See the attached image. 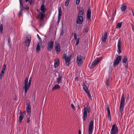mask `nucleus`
<instances>
[{"instance_id":"nucleus-1","label":"nucleus","mask_w":134,"mask_h":134,"mask_svg":"<svg viewBox=\"0 0 134 134\" xmlns=\"http://www.w3.org/2000/svg\"><path fill=\"white\" fill-rule=\"evenodd\" d=\"M84 13V10L83 7H81L79 10L78 17L77 18L76 23L79 24H82L83 21L82 16Z\"/></svg>"},{"instance_id":"nucleus-2","label":"nucleus","mask_w":134,"mask_h":134,"mask_svg":"<svg viewBox=\"0 0 134 134\" xmlns=\"http://www.w3.org/2000/svg\"><path fill=\"white\" fill-rule=\"evenodd\" d=\"M44 1H43L40 8L41 12L40 14V19L41 20H43L44 18L45 13L47 9L44 4Z\"/></svg>"},{"instance_id":"nucleus-3","label":"nucleus","mask_w":134,"mask_h":134,"mask_svg":"<svg viewBox=\"0 0 134 134\" xmlns=\"http://www.w3.org/2000/svg\"><path fill=\"white\" fill-rule=\"evenodd\" d=\"M28 78L26 77L24 81V89L25 93H27V91L29 90L31 84L32 79L31 77H30L28 84Z\"/></svg>"},{"instance_id":"nucleus-4","label":"nucleus","mask_w":134,"mask_h":134,"mask_svg":"<svg viewBox=\"0 0 134 134\" xmlns=\"http://www.w3.org/2000/svg\"><path fill=\"white\" fill-rule=\"evenodd\" d=\"M125 99L124 94H123L121 96V99L120 104L119 107V111L121 114V115H122L123 110L124 108L125 105Z\"/></svg>"},{"instance_id":"nucleus-5","label":"nucleus","mask_w":134,"mask_h":134,"mask_svg":"<svg viewBox=\"0 0 134 134\" xmlns=\"http://www.w3.org/2000/svg\"><path fill=\"white\" fill-rule=\"evenodd\" d=\"M84 112L83 113V119L84 121H86L87 118V111L88 113H90L91 111L90 106L89 104L87 105L86 107L85 105L84 106Z\"/></svg>"},{"instance_id":"nucleus-6","label":"nucleus","mask_w":134,"mask_h":134,"mask_svg":"<svg viewBox=\"0 0 134 134\" xmlns=\"http://www.w3.org/2000/svg\"><path fill=\"white\" fill-rule=\"evenodd\" d=\"M71 56L70 55L67 56L66 54H64L63 58L65 60V62L66 66H68L70 64Z\"/></svg>"},{"instance_id":"nucleus-7","label":"nucleus","mask_w":134,"mask_h":134,"mask_svg":"<svg viewBox=\"0 0 134 134\" xmlns=\"http://www.w3.org/2000/svg\"><path fill=\"white\" fill-rule=\"evenodd\" d=\"M102 58H97L95 59V60L92 62L91 64L89 65V67L90 69H92L100 61Z\"/></svg>"},{"instance_id":"nucleus-8","label":"nucleus","mask_w":134,"mask_h":134,"mask_svg":"<svg viewBox=\"0 0 134 134\" xmlns=\"http://www.w3.org/2000/svg\"><path fill=\"white\" fill-rule=\"evenodd\" d=\"M118 133V129L117 125L116 124L112 125L110 134H117Z\"/></svg>"},{"instance_id":"nucleus-9","label":"nucleus","mask_w":134,"mask_h":134,"mask_svg":"<svg viewBox=\"0 0 134 134\" xmlns=\"http://www.w3.org/2000/svg\"><path fill=\"white\" fill-rule=\"evenodd\" d=\"M31 36L30 35H27L25 38V44L27 47L29 46L31 41Z\"/></svg>"},{"instance_id":"nucleus-10","label":"nucleus","mask_w":134,"mask_h":134,"mask_svg":"<svg viewBox=\"0 0 134 134\" xmlns=\"http://www.w3.org/2000/svg\"><path fill=\"white\" fill-rule=\"evenodd\" d=\"M54 40L53 39H51L48 42V50L49 51H51L53 46Z\"/></svg>"},{"instance_id":"nucleus-11","label":"nucleus","mask_w":134,"mask_h":134,"mask_svg":"<svg viewBox=\"0 0 134 134\" xmlns=\"http://www.w3.org/2000/svg\"><path fill=\"white\" fill-rule=\"evenodd\" d=\"M83 57L82 56L78 55L77 57L76 62L78 66L81 65L83 63Z\"/></svg>"},{"instance_id":"nucleus-12","label":"nucleus","mask_w":134,"mask_h":134,"mask_svg":"<svg viewBox=\"0 0 134 134\" xmlns=\"http://www.w3.org/2000/svg\"><path fill=\"white\" fill-rule=\"evenodd\" d=\"M93 121H91L89 123L88 128V134H92L93 130Z\"/></svg>"},{"instance_id":"nucleus-13","label":"nucleus","mask_w":134,"mask_h":134,"mask_svg":"<svg viewBox=\"0 0 134 134\" xmlns=\"http://www.w3.org/2000/svg\"><path fill=\"white\" fill-rule=\"evenodd\" d=\"M26 115V112H24L23 113H20V115L19 118V121L20 123H21L22 122V120Z\"/></svg>"},{"instance_id":"nucleus-14","label":"nucleus","mask_w":134,"mask_h":134,"mask_svg":"<svg viewBox=\"0 0 134 134\" xmlns=\"http://www.w3.org/2000/svg\"><path fill=\"white\" fill-rule=\"evenodd\" d=\"M57 74H58V78L57 79L56 81L58 84H59L61 81L62 75L61 74H59L58 72H55L54 74L55 75L57 76Z\"/></svg>"},{"instance_id":"nucleus-15","label":"nucleus","mask_w":134,"mask_h":134,"mask_svg":"<svg viewBox=\"0 0 134 134\" xmlns=\"http://www.w3.org/2000/svg\"><path fill=\"white\" fill-rule=\"evenodd\" d=\"M55 48L57 54L59 53L61 50L60 48V46L59 44L58 43L56 44L55 46Z\"/></svg>"},{"instance_id":"nucleus-16","label":"nucleus","mask_w":134,"mask_h":134,"mask_svg":"<svg viewBox=\"0 0 134 134\" xmlns=\"http://www.w3.org/2000/svg\"><path fill=\"white\" fill-rule=\"evenodd\" d=\"M121 39L119 38L118 41L117 46H118V49L117 52L119 54H120L121 52Z\"/></svg>"},{"instance_id":"nucleus-17","label":"nucleus","mask_w":134,"mask_h":134,"mask_svg":"<svg viewBox=\"0 0 134 134\" xmlns=\"http://www.w3.org/2000/svg\"><path fill=\"white\" fill-rule=\"evenodd\" d=\"M121 59V56H119L115 60L113 64V66L114 65H116L118 64L120 62Z\"/></svg>"},{"instance_id":"nucleus-18","label":"nucleus","mask_w":134,"mask_h":134,"mask_svg":"<svg viewBox=\"0 0 134 134\" xmlns=\"http://www.w3.org/2000/svg\"><path fill=\"white\" fill-rule=\"evenodd\" d=\"M27 111L28 113L30 115L31 112V106L30 105V103H29L27 105Z\"/></svg>"},{"instance_id":"nucleus-19","label":"nucleus","mask_w":134,"mask_h":134,"mask_svg":"<svg viewBox=\"0 0 134 134\" xmlns=\"http://www.w3.org/2000/svg\"><path fill=\"white\" fill-rule=\"evenodd\" d=\"M107 34L106 32H105L104 33V35L102 36L101 38V40L103 42H105L107 39Z\"/></svg>"},{"instance_id":"nucleus-20","label":"nucleus","mask_w":134,"mask_h":134,"mask_svg":"<svg viewBox=\"0 0 134 134\" xmlns=\"http://www.w3.org/2000/svg\"><path fill=\"white\" fill-rule=\"evenodd\" d=\"M60 62L59 59H57L55 61L54 66L55 68L58 66L59 65Z\"/></svg>"},{"instance_id":"nucleus-21","label":"nucleus","mask_w":134,"mask_h":134,"mask_svg":"<svg viewBox=\"0 0 134 134\" xmlns=\"http://www.w3.org/2000/svg\"><path fill=\"white\" fill-rule=\"evenodd\" d=\"M91 10L89 9H88L87 12V17L88 19H89L91 18Z\"/></svg>"},{"instance_id":"nucleus-22","label":"nucleus","mask_w":134,"mask_h":134,"mask_svg":"<svg viewBox=\"0 0 134 134\" xmlns=\"http://www.w3.org/2000/svg\"><path fill=\"white\" fill-rule=\"evenodd\" d=\"M83 86V89L84 90L85 92H87L88 91V88L86 86L85 84V83H83V85H82Z\"/></svg>"},{"instance_id":"nucleus-23","label":"nucleus","mask_w":134,"mask_h":134,"mask_svg":"<svg viewBox=\"0 0 134 134\" xmlns=\"http://www.w3.org/2000/svg\"><path fill=\"white\" fill-rule=\"evenodd\" d=\"M60 88V86L58 84H56L54 86V87L52 88V91H53L54 90H55L58 89H59Z\"/></svg>"},{"instance_id":"nucleus-24","label":"nucleus","mask_w":134,"mask_h":134,"mask_svg":"<svg viewBox=\"0 0 134 134\" xmlns=\"http://www.w3.org/2000/svg\"><path fill=\"white\" fill-rule=\"evenodd\" d=\"M126 8V6L125 4L122 5L121 7V9L123 12L125 11Z\"/></svg>"},{"instance_id":"nucleus-25","label":"nucleus","mask_w":134,"mask_h":134,"mask_svg":"<svg viewBox=\"0 0 134 134\" xmlns=\"http://www.w3.org/2000/svg\"><path fill=\"white\" fill-rule=\"evenodd\" d=\"M107 114H108V116L110 118V120H111V116L110 115V111L109 109V107H108L107 108Z\"/></svg>"},{"instance_id":"nucleus-26","label":"nucleus","mask_w":134,"mask_h":134,"mask_svg":"<svg viewBox=\"0 0 134 134\" xmlns=\"http://www.w3.org/2000/svg\"><path fill=\"white\" fill-rule=\"evenodd\" d=\"M41 49V45H40V43L38 42V43L36 49V51L37 52H38Z\"/></svg>"},{"instance_id":"nucleus-27","label":"nucleus","mask_w":134,"mask_h":134,"mask_svg":"<svg viewBox=\"0 0 134 134\" xmlns=\"http://www.w3.org/2000/svg\"><path fill=\"white\" fill-rule=\"evenodd\" d=\"M110 76L108 77V78L106 82V85H107V87H109V83L110 81Z\"/></svg>"},{"instance_id":"nucleus-28","label":"nucleus","mask_w":134,"mask_h":134,"mask_svg":"<svg viewBox=\"0 0 134 134\" xmlns=\"http://www.w3.org/2000/svg\"><path fill=\"white\" fill-rule=\"evenodd\" d=\"M58 16H61L62 14V12L61 8L59 7L58 8Z\"/></svg>"},{"instance_id":"nucleus-29","label":"nucleus","mask_w":134,"mask_h":134,"mask_svg":"<svg viewBox=\"0 0 134 134\" xmlns=\"http://www.w3.org/2000/svg\"><path fill=\"white\" fill-rule=\"evenodd\" d=\"M127 60V58L126 56H125L122 59V62L124 63H126Z\"/></svg>"},{"instance_id":"nucleus-30","label":"nucleus","mask_w":134,"mask_h":134,"mask_svg":"<svg viewBox=\"0 0 134 134\" xmlns=\"http://www.w3.org/2000/svg\"><path fill=\"white\" fill-rule=\"evenodd\" d=\"M122 25V22L119 23L117 24L116 27V28H120Z\"/></svg>"},{"instance_id":"nucleus-31","label":"nucleus","mask_w":134,"mask_h":134,"mask_svg":"<svg viewBox=\"0 0 134 134\" xmlns=\"http://www.w3.org/2000/svg\"><path fill=\"white\" fill-rule=\"evenodd\" d=\"M8 45L10 47V48L12 46V44H11V43H10L11 41V39L9 37L8 40Z\"/></svg>"},{"instance_id":"nucleus-32","label":"nucleus","mask_w":134,"mask_h":134,"mask_svg":"<svg viewBox=\"0 0 134 134\" xmlns=\"http://www.w3.org/2000/svg\"><path fill=\"white\" fill-rule=\"evenodd\" d=\"M69 2V0H66L65 1V5L66 7L68 6Z\"/></svg>"},{"instance_id":"nucleus-33","label":"nucleus","mask_w":134,"mask_h":134,"mask_svg":"<svg viewBox=\"0 0 134 134\" xmlns=\"http://www.w3.org/2000/svg\"><path fill=\"white\" fill-rule=\"evenodd\" d=\"M3 31V26L2 24L0 25V32L2 33Z\"/></svg>"},{"instance_id":"nucleus-34","label":"nucleus","mask_w":134,"mask_h":134,"mask_svg":"<svg viewBox=\"0 0 134 134\" xmlns=\"http://www.w3.org/2000/svg\"><path fill=\"white\" fill-rule=\"evenodd\" d=\"M4 72L2 71H1V72L0 74V77L1 78H2L3 76L4 73Z\"/></svg>"},{"instance_id":"nucleus-35","label":"nucleus","mask_w":134,"mask_h":134,"mask_svg":"<svg viewBox=\"0 0 134 134\" xmlns=\"http://www.w3.org/2000/svg\"><path fill=\"white\" fill-rule=\"evenodd\" d=\"M116 8H115V11L113 12L112 15L113 16H114L116 15Z\"/></svg>"},{"instance_id":"nucleus-36","label":"nucleus","mask_w":134,"mask_h":134,"mask_svg":"<svg viewBox=\"0 0 134 134\" xmlns=\"http://www.w3.org/2000/svg\"><path fill=\"white\" fill-rule=\"evenodd\" d=\"M87 93V94L88 96L91 97V95L90 93L88 91L87 92H86Z\"/></svg>"},{"instance_id":"nucleus-37","label":"nucleus","mask_w":134,"mask_h":134,"mask_svg":"<svg viewBox=\"0 0 134 134\" xmlns=\"http://www.w3.org/2000/svg\"><path fill=\"white\" fill-rule=\"evenodd\" d=\"M80 0H76V4L78 5L80 3Z\"/></svg>"},{"instance_id":"nucleus-38","label":"nucleus","mask_w":134,"mask_h":134,"mask_svg":"<svg viewBox=\"0 0 134 134\" xmlns=\"http://www.w3.org/2000/svg\"><path fill=\"white\" fill-rule=\"evenodd\" d=\"M79 39L78 38L77 40V42H76V45H77L79 44Z\"/></svg>"},{"instance_id":"nucleus-39","label":"nucleus","mask_w":134,"mask_h":134,"mask_svg":"<svg viewBox=\"0 0 134 134\" xmlns=\"http://www.w3.org/2000/svg\"><path fill=\"white\" fill-rule=\"evenodd\" d=\"M20 3V7H21V6H23V4H22L21 3L22 2V1L21 0H19Z\"/></svg>"},{"instance_id":"nucleus-40","label":"nucleus","mask_w":134,"mask_h":134,"mask_svg":"<svg viewBox=\"0 0 134 134\" xmlns=\"http://www.w3.org/2000/svg\"><path fill=\"white\" fill-rule=\"evenodd\" d=\"M74 39L75 40H76L77 39V37L76 36V35L75 34H74Z\"/></svg>"},{"instance_id":"nucleus-41","label":"nucleus","mask_w":134,"mask_h":134,"mask_svg":"<svg viewBox=\"0 0 134 134\" xmlns=\"http://www.w3.org/2000/svg\"><path fill=\"white\" fill-rule=\"evenodd\" d=\"M61 16H58V22H59L61 19Z\"/></svg>"},{"instance_id":"nucleus-42","label":"nucleus","mask_w":134,"mask_h":134,"mask_svg":"<svg viewBox=\"0 0 134 134\" xmlns=\"http://www.w3.org/2000/svg\"><path fill=\"white\" fill-rule=\"evenodd\" d=\"M71 106L73 109H75V107L73 104H71Z\"/></svg>"},{"instance_id":"nucleus-43","label":"nucleus","mask_w":134,"mask_h":134,"mask_svg":"<svg viewBox=\"0 0 134 134\" xmlns=\"http://www.w3.org/2000/svg\"><path fill=\"white\" fill-rule=\"evenodd\" d=\"M30 118H27V122L28 123H29L30 122Z\"/></svg>"},{"instance_id":"nucleus-44","label":"nucleus","mask_w":134,"mask_h":134,"mask_svg":"<svg viewBox=\"0 0 134 134\" xmlns=\"http://www.w3.org/2000/svg\"><path fill=\"white\" fill-rule=\"evenodd\" d=\"M37 37L38 38V39H39V40H41V38L40 37L39 35L38 34H37Z\"/></svg>"},{"instance_id":"nucleus-45","label":"nucleus","mask_w":134,"mask_h":134,"mask_svg":"<svg viewBox=\"0 0 134 134\" xmlns=\"http://www.w3.org/2000/svg\"><path fill=\"white\" fill-rule=\"evenodd\" d=\"M5 68H3V69H2V71H3L4 72H5Z\"/></svg>"},{"instance_id":"nucleus-46","label":"nucleus","mask_w":134,"mask_h":134,"mask_svg":"<svg viewBox=\"0 0 134 134\" xmlns=\"http://www.w3.org/2000/svg\"><path fill=\"white\" fill-rule=\"evenodd\" d=\"M21 10H20V13H19V16H21Z\"/></svg>"},{"instance_id":"nucleus-47","label":"nucleus","mask_w":134,"mask_h":134,"mask_svg":"<svg viewBox=\"0 0 134 134\" xmlns=\"http://www.w3.org/2000/svg\"><path fill=\"white\" fill-rule=\"evenodd\" d=\"M79 134H81V131L80 130H79Z\"/></svg>"},{"instance_id":"nucleus-48","label":"nucleus","mask_w":134,"mask_h":134,"mask_svg":"<svg viewBox=\"0 0 134 134\" xmlns=\"http://www.w3.org/2000/svg\"><path fill=\"white\" fill-rule=\"evenodd\" d=\"M3 68H6V65L5 64H4L3 65Z\"/></svg>"},{"instance_id":"nucleus-49","label":"nucleus","mask_w":134,"mask_h":134,"mask_svg":"<svg viewBox=\"0 0 134 134\" xmlns=\"http://www.w3.org/2000/svg\"><path fill=\"white\" fill-rule=\"evenodd\" d=\"M25 9L27 10H29L30 9V8L29 7H27V8H25Z\"/></svg>"},{"instance_id":"nucleus-50","label":"nucleus","mask_w":134,"mask_h":134,"mask_svg":"<svg viewBox=\"0 0 134 134\" xmlns=\"http://www.w3.org/2000/svg\"><path fill=\"white\" fill-rule=\"evenodd\" d=\"M63 32H62V31H61L60 34L62 35H63V31H62Z\"/></svg>"},{"instance_id":"nucleus-51","label":"nucleus","mask_w":134,"mask_h":134,"mask_svg":"<svg viewBox=\"0 0 134 134\" xmlns=\"http://www.w3.org/2000/svg\"><path fill=\"white\" fill-rule=\"evenodd\" d=\"M29 1V0H25V1L26 2H28Z\"/></svg>"},{"instance_id":"nucleus-52","label":"nucleus","mask_w":134,"mask_h":134,"mask_svg":"<svg viewBox=\"0 0 134 134\" xmlns=\"http://www.w3.org/2000/svg\"><path fill=\"white\" fill-rule=\"evenodd\" d=\"M32 98L34 99V101L35 100V97H33Z\"/></svg>"},{"instance_id":"nucleus-53","label":"nucleus","mask_w":134,"mask_h":134,"mask_svg":"<svg viewBox=\"0 0 134 134\" xmlns=\"http://www.w3.org/2000/svg\"><path fill=\"white\" fill-rule=\"evenodd\" d=\"M132 13L133 15L134 16V13L133 11L132 12Z\"/></svg>"},{"instance_id":"nucleus-54","label":"nucleus","mask_w":134,"mask_h":134,"mask_svg":"<svg viewBox=\"0 0 134 134\" xmlns=\"http://www.w3.org/2000/svg\"><path fill=\"white\" fill-rule=\"evenodd\" d=\"M32 3V2H30V4H31Z\"/></svg>"},{"instance_id":"nucleus-55","label":"nucleus","mask_w":134,"mask_h":134,"mask_svg":"<svg viewBox=\"0 0 134 134\" xmlns=\"http://www.w3.org/2000/svg\"><path fill=\"white\" fill-rule=\"evenodd\" d=\"M110 14L111 13H109Z\"/></svg>"}]
</instances>
